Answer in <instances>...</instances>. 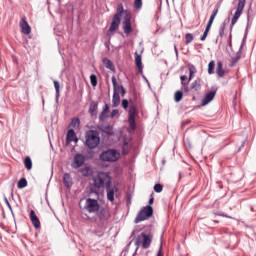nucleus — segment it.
Returning a JSON list of instances; mask_svg holds the SVG:
<instances>
[{"label": "nucleus", "mask_w": 256, "mask_h": 256, "mask_svg": "<svg viewBox=\"0 0 256 256\" xmlns=\"http://www.w3.org/2000/svg\"><path fill=\"white\" fill-rule=\"evenodd\" d=\"M96 187L101 189H107L111 185V176L107 172H98L96 176L92 178Z\"/></svg>", "instance_id": "1"}, {"label": "nucleus", "mask_w": 256, "mask_h": 256, "mask_svg": "<svg viewBox=\"0 0 256 256\" xmlns=\"http://www.w3.org/2000/svg\"><path fill=\"white\" fill-rule=\"evenodd\" d=\"M100 142L101 137H99L97 130H89L86 132V147H88V149H97Z\"/></svg>", "instance_id": "2"}, {"label": "nucleus", "mask_w": 256, "mask_h": 256, "mask_svg": "<svg viewBox=\"0 0 256 256\" xmlns=\"http://www.w3.org/2000/svg\"><path fill=\"white\" fill-rule=\"evenodd\" d=\"M120 157L121 154L116 149H108L99 155L100 161L104 163H116V161H119Z\"/></svg>", "instance_id": "3"}, {"label": "nucleus", "mask_w": 256, "mask_h": 256, "mask_svg": "<svg viewBox=\"0 0 256 256\" xmlns=\"http://www.w3.org/2000/svg\"><path fill=\"white\" fill-rule=\"evenodd\" d=\"M150 217H153V207L151 205H147L143 207L137 217L134 220V223H141V221H147Z\"/></svg>", "instance_id": "4"}, {"label": "nucleus", "mask_w": 256, "mask_h": 256, "mask_svg": "<svg viewBox=\"0 0 256 256\" xmlns=\"http://www.w3.org/2000/svg\"><path fill=\"white\" fill-rule=\"evenodd\" d=\"M131 19H133V15L129 12V10H126L123 18V22H122V27L126 35L133 33V27L131 26Z\"/></svg>", "instance_id": "5"}, {"label": "nucleus", "mask_w": 256, "mask_h": 256, "mask_svg": "<svg viewBox=\"0 0 256 256\" xmlns=\"http://www.w3.org/2000/svg\"><path fill=\"white\" fill-rule=\"evenodd\" d=\"M136 115H137V107H135V105H131L128 111V123L132 131H135L137 129V122H135Z\"/></svg>", "instance_id": "6"}, {"label": "nucleus", "mask_w": 256, "mask_h": 256, "mask_svg": "<svg viewBox=\"0 0 256 256\" xmlns=\"http://www.w3.org/2000/svg\"><path fill=\"white\" fill-rule=\"evenodd\" d=\"M100 207L101 205H99V200L93 198L86 199L85 209L88 213H95L96 211H99Z\"/></svg>", "instance_id": "7"}, {"label": "nucleus", "mask_w": 256, "mask_h": 256, "mask_svg": "<svg viewBox=\"0 0 256 256\" xmlns=\"http://www.w3.org/2000/svg\"><path fill=\"white\" fill-rule=\"evenodd\" d=\"M245 1L246 0L238 1L237 10L232 18V21H231V27H230L231 31L233 30V25H235V23H237V21H239V17H241V14L243 13V9H245Z\"/></svg>", "instance_id": "8"}, {"label": "nucleus", "mask_w": 256, "mask_h": 256, "mask_svg": "<svg viewBox=\"0 0 256 256\" xmlns=\"http://www.w3.org/2000/svg\"><path fill=\"white\" fill-rule=\"evenodd\" d=\"M96 217L99 219L100 223H104L111 219V214L109 213V208L101 206L98 211L95 212Z\"/></svg>", "instance_id": "9"}, {"label": "nucleus", "mask_w": 256, "mask_h": 256, "mask_svg": "<svg viewBox=\"0 0 256 256\" xmlns=\"http://www.w3.org/2000/svg\"><path fill=\"white\" fill-rule=\"evenodd\" d=\"M112 84L114 87L112 107H119V105L121 104V96L119 95V92H117V78H115V76H112Z\"/></svg>", "instance_id": "10"}, {"label": "nucleus", "mask_w": 256, "mask_h": 256, "mask_svg": "<svg viewBox=\"0 0 256 256\" xmlns=\"http://www.w3.org/2000/svg\"><path fill=\"white\" fill-rule=\"evenodd\" d=\"M83 165H85V156L83 154H76L71 167L73 169H79V167H83Z\"/></svg>", "instance_id": "11"}, {"label": "nucleus", "mask_w": 256, "mask_h": 256, "mask_svg": "<svg viewBox=\"0 0 256 256\" xmlns=\"http://www.w3.org/2000/svg\"><path fill=\"white\" fill-rule=\"evenodd\" d=\"M215 95H217V90L208 92L201 101V107H205L206 105H209V103H211V101L215 99Z\"/></svg>", "instance_id": "12"}, {"label": "nucleus", "mask_w": 256, "mask_h": 256, "mask_svg": "<svg viewBox=\"0 0 256 256\" xmlns=\"http://www.w3.org/2000/svg\"><path fill=\"white\" fill-rule=\"evenodd\" d=\"M30 220L35 229H39V227H41V221L39 220V217H37L35 210L30 211Z\"/></svg>", "instance_id": "13"}, {"label": "nucleus", "mask_w": 256, "mask_h": 256, "mask_svg": "<svg viewBox=\"0 0 256 256\" xmlns=\"http://www.w3.org/2000/svg\"><path fill=\"white\" fill-rule=\"evenodd\" d=\"M119 25H121V18L113 16L110 28L108 30L109 33L117 31L119 29Z\"/></svg>", "instance_id": "14"}, {"label": "nucleus", "mask_w": 256, "mask_h": 256, "mask_svg": "<svg viewBox=\"0 0 256 256\" xmlns=\"http://www.w3.org/2000/svg\"><path fill=\"white\" fill-rule=\"evenodd\" d=\"M20 27H21L22 33L24 35H29L31 33V26H29V23L27 22V19H25V18L21 19Z\"/></svg>", "instance_id": "15"}, {"label": "nucleus", "mask_w": 256, "mask_h": 256, "mask_svg": "<svg viewBox=\"0 0 256 256\" xmlns=\"http://www.w3.org/2000/svg\"><path fill=\"white\" fill-rule=\"evenodd\" d=\"M101 191V186H96L95 182L92 186H90L88 190V195H95L96 199H99V193Z\"/></svg>", "instance_id": "16"}, {"label": "nucleus", "mask_w": 256, "mask_h": 256, "mask_svg": "<svg viewBox=\"0 0 256 256\" xmlns=\"http://www.w3.org/2000/svg\"><path fill=\"white\" fill-rule=\"evenodd\" d=\"M142 238H143V242H142V247L143 249H149V247H151V236L145 234V233H142Z\"/></svg>", "instance_id": "17"}, {"label": "nucleus", "mask_w": 256, "mask_h": 256, "mask_svg": "<svg viewBox=\"0 0 256 256\" xmlns=\"http://www.w3.org/2000/svg\"><path fill=\"white\" fill-rule=\"evenodd\" d=\"M97 109H99V103L92 101L89 107V113L92 117H97Z\"/></svg>", "instance_id": "18"}, {"label": "nucleus", "mask_w": 256, "mask_h": 256, "mask_svg": "<svg viewBox=\"0 0 256 256\" xmlns=\"http://www.w3.org/2000/svg\"><path fill=\"white\" fill-rule=\"evenodd\" d=\"M98 129L102 131V133H106V135H113V126L111 125L102 124L98 127Z\"/></svg>", "instance_id": "19"}, {"label": "nucleus", "mask_w": 256, "mask_h": 256, "mask_svg": "<svg viewBox=\"0 0 256 256\" xmlns=\"http://www.w3.org/2000/svg\"><path fill=\"white\" fill-rule=\"evenodd\" d=\"M216 73L219 79L225 77V70L223 69V63L217 62Z\"/></svg>", "instance_id": "20"}, {"label": "nucleus", "mask_w": 256, "mask_h": 256, "mask_svg": "<svg viewBox=\"0 0 256 256\" xmlns=\"http://www.w3.org/2000/svg\"><path fill=\"white\" fill-rule=\"evenodd\" d=\"M106 193H107V199L108 201H115V189L111 188V186H108L106 188Z\"/></svg>", "instance_id": "21"}, {"label": "nucleus", "mask_w": 256, "mask_h": 256, "mask_svg": "<svg viewBox=\"0 0 256 256\" xmlns=\"http://www.w3.org/2000/svg\"><path fill=\"white\" fill-rule=\"evenodd\" d=\"M190 89L192 91H201V78H197L194 82H192Z\"/></svg>", "instance_id": "22"}, {"label": "nucleus", "mask_w": 256, "mask_h": 256, "mask_svg": "<svg viewBox=\"0 0 256 256\" xmlns=\"http://www.w3.org/2000/svg\"><path fill=\"white\" fill-rule=\"evenodd\" d=\"M135 64L140 73H143V62L141 61V55H138L137 52L135 53Z\"/></svg>", "instance_id": "23"}, {"label": "nucleus", "mask_w": 256, "mask_h": 256, "mask_svg": "<svg viewBox=\"0 0 256 256\" xmlns=\"http://www.w3.org/2000/svg\"><path fill=\"white\" fill-rule=\"evenodd\" d=\"M127 10H125V8L123 7V4H118V7H117V12L116 14L114 15V17H116L117 19H121V17L123 16V13L125 15V12Z\"/></svg>", "instance_id": "24"}, {"label": "nucleus", "mask_w": 256, "mask_h": 256, "mask_svg": "<svg viewBox=\"0 0 256 256\" xmlns=\"http://www.w3.org/2000/svg\"><path fill=\"white\" fill-rule=\"evenodd\" d=\"M241 49H243V45L240 47V50L236 53L235 57L231 59V67H234V65L239 63V60L241 59Z\"/></svg>", "instance_id": "25"}, {"label": "nucleus", "mask_w": 256, "mask_h": 256, "mask_svg": "<svg viewBox=\"0 0 256 256\" xmlns=\"http://www.w3.org/2000/svg\"><path fill=\"white\" fill-rule=\"evenodd\" d=\"M188 69H189L188 83H190V81H193V77L195 76V73H197V68H195L193 64H190L188 66Z\"/></svg>", "instance_id": "26"}, {"label": "nucleus", "mask_w": 256, "mask_h": 256, "mask_svg": "<svg viewBox=\"0 0 256 256\" xmlns=\"http://www.w3.org/2000/svg\"><path fill=\"white\" fill-rule=\"evenodd\" d=\"M71 181H72L71 174L65 173L63 175V182L65 184V187H67V189H71Z\"/></svg>", "instance_id": "27"}, {"label": "nucleus", "mask_w": 256, "mask_h": 256, "mask_svg": "<svg viewBox=\"0 0 256 256\" xmlns=\"http://www.w3.org/2000/svg\"><path fill=\"white\" fill-rule=\"evenodd\" d=\"M103 63L106 67V69H109L110 71H115V65L109 58H104Z\"/></svg>", "instance_id": "28"}, {"label": "nucleus", "mask_w": 256, "mask_h": 256, "mask_svg": "<svg viewBox=\"0 0 256 256\" xmlns=\"http://www.w3.org/2000/svg\"><path fill=\"white\" fill-rule=\"evenodd\" d=\"M66 141L68 143H71L73 141H77V139L75 140V130H73V129L68 130L67 136H66Z\"/></svg>", "instance_id": "29"}, {"label": "nucleus", "mask_w": 256, "mask_h": 256, "mask_svg": "<svg viewBox=\"0 0 256 256\" xmlns=\"http://www.w3.org/2000/svg\"><path fill=\"white\" fill-rule=\"evenodd\" d=\"M54 87L56 91V103H59V97H61V94H60L61 84H59V81L57 80L54 81Z\"/></svg>", "instance_id": "30"}, {"label": "nucleus", "mask_w": 256, "mask_h": 256, "mask_svg": "<svg viewBox=\"0 0 256 256\" xmlns=\"http://www.w3.org/2000/svg\"><path fill=\"white\" fill-rule=\"evenodd\" d=\"M24 165L28 171H31V169H33V161H31V157L27 156L24 159Z\"/></svg>", "instance_id": "31"}, {"label": "nucleus", "mask_w": 256, "mask_h": 256, "mask_svg": "<svg viewBox=\"0 0 256 256\" xmlns=\"http://www.w3.org/2000/svg\"><path fill=\"white\" fill-rule=\"evenodd\" d=\"M181 99H183V91L178 90V91H176L175 94H174V101H175L176 103H179V102H181Z\"/></svg>", "instance_id": "32"}, {"label": "nucleus", "mask_w": 256, "mask_h": 256, "mask_svg": "<svg viewBox=\"0 0 256 256\" xmlns=\"http://www.w3.org/2000/svg\"><path fill=\"white\" fill-rule=\"evenodd\" d=\"M80 173L82 174L83 177H89L91 175V167L86 166L80 170Z\"/></svg>", "instance_id": "33"}, {"label": "nucleus", "mask_w": 256, "mask_h": 256, "mask_svg": "<svg viewBox=\"0 0 256 256\" xmlns=\"http://www.w3.org/2000/svg\"><path fill=\"white\" fill-rule=\"evenodd\" d=\"M17 187L18 189H25V187H27V179L21 178L17 183Z\"/></svg>", "instance_id": "34"}, {"label": "nucleus", "mask_w": 256, "mask_h": 256, "mask_svg": "<svg viewBox=\"0 0 256 256\" xmlns=\"http://www.w3.org/2000/svg\"><path fill=\"white\" fill-rule=\"evenodd\" d=\"M215 73V61H210L208 64V74L213 75Z\"/></svg>", "instance_id": "35"}, {"label": "nucleus", "mask_w": 256, "mask_h": 256, "mask_svg": "<svg viewBox=\"0 0 256 256\" xmlns=\"http://www.w3.org/2000/svg\"><path fill=\"white\" fill-rule=\"evenodd\" d=\"M225 27H227V22L224 21L221 25H220V29H219V37H223V35H225Z\"/></svg>", "instance_id": "36"}, {"label": "nucleus", "mask_w": 256, "mask_h": 256, "mask_svg": "<svg viewBox=\"0 0 256 256\" xmlns=\"http://www.w3.org/2000/svg\"><path fill=\"white\" fill-rule=\"evenodd\" d=\"M79 125H81V120H79V118H72L71 127H73L75 129V128L79 127Z\"/></svg>", "instance_id": "37"}, {"label": "nucleus", "mask_w": 256, "mask_h": 256, "mask_svg": "<svg viewBox=\"0 0 256 256\" xmlns=\"http://www.w3.org/2000/svg\"><path fill=\"white\" fill-rule=\"evenodd\" d=\"M185 39H186V45H189L190 43L193 42V39H195V37L193 36V34L187 33L185 35Z\"/></svg>", "instance_id": "38"}, {"label": "nucleus", "mask_w": 256, "mask_h": 256, "mask_svg": "<svg viewBox=\"0 0 256 256\" xmlns=\"http://www.w3.org/2000/svg\"><path fill=\"white\" fill-rule=\"evenodd\" d=\"M143 7V0H134V9H141Z\"/></svg>", "instance_id": "39"}, {"label": "nucleus", "mask_w": 256, "mask_h": 256, "mask_svg": "<svg viewBox=\"0 0 256 256\" xmlns=\"http://www.w3.org/2000/svg\"><path fill=\"white\" fill-rule=\"evenodd\" d=\"M90 83H91L92 87H97V75L92 74L90 76Z\"/></svg>", "instance_id": "40"}, {"label": "nucleus", "mask_w": 256, "mask_h": 256, "mask_svg": "<svg viewBox=\"0 0 256 256\" xmlns=\"http://www.w3.org/2000/svg\"><path fill=\"white\" fill-rule=\"evenodd\" d=\"M181 89L184 93H189L191 90V86L189 87V83L182 84Z\"/></svg>", "instance_id": "41"}, {"label": "nucleus", "mask_w": 256, "mask_h": 256, "mask_svg": "<svg viewBox=\"0 0 256 256\" xmlns=\"http://www.w3.org/2000/svg\"><path fill=\"white\" fill-rule=\"evenodd\" d=\"M107 117H109L108 115H107V112H101L100 113V115H99V121L100 122H103V121H105V119H107Z\"/></svg>", "instance_id": "42"}, {"label": "nucleus", "mask_w": 256, "mask_h": 256, "mask_svg": "<svg viewBox=\"0 0 256 256\" xmlns=\"http://www.w3.org/2000/svg\"><path fill=\"white\" fill-rule=\"evenodd\" d=\"M154 191H155L156 193H161V191H163V185H161V184H155V185H154Z\"/></svg>", "instance_id": "43"}, {"label": "nucleus", "mask_w": 256, "mask_h": 256, "mask_svg": "<svg viewBox=\"0 0 256 256\" xmlns=\"http://www.w3.org/2000/svg\"><path fill=\"white\" fill-rule=\"evenodd\" d=\"M122 107H123V109H129V100L128 99L122 100Z\"/></svg>", "instance_id": "44"}, {"label": "nucleus", "mask_w": 256, "mask_h": 256, "mask_svg": "<svg viewBox=\"0 0 256 256\" xmlns=\"http://www.w3.org/2000/svg\"><path fill=\"white\" fill-rule=\"evenodd\" d=\"M118 89H120L122 97H125V93H126L125 87H123V85H120V86H119V85L117 84V90H118Z\"/></svg>", "instance_id": "45"}, {"label": "nucleus", "mask_w": 256, "mask_h": 256, "mask_svg": "<svg viewBox=\"0 0 256 256\" xmlns=\"http://www.w3.org/2000/svg\"><path fill=\"white\" fill-rule=\"evenodd\" d=\"M117 115H119V110L114 109V110H112L110 117H111V119H113L114 117H117Z\"/></svg>", "instance_id": "46"}, {"label": "nucleus", "mask_w": 256, "mask_h": 256, "mask_svg": "<svg viewBox=\"0 0 256 256\" xmlns=\"http://www.w3.org/2000/svg\"><path fill=\"white\" fill-rule=\"evenodd\" d=\"M135 245H136V251H137V249H139V246L141 245V237L140 236H138L137 238H136V241H135Z\"/></svg>", "instance_id": "47"}, {"label": "nucleus", "mask_w": 256, "mask_h": 256, "mask_svg": "<svg viewBox=\"0 0 256 256\" xmlns=\"http://www.w3.org/2000/svg\"><path fill=\"white\" fill-rule=\"evenodd\" d=\"M217 13H219V6H216L213 10L212 17H217Z\"/></svg>", "instance_id": "48"}, {"label": "nucleus", "mask_w": 256, "mask_h": 256, "mask_svg": "<svg viewBox=\"0 0 256 256\" xmlns=\"http://www.w3.org/2000/svg\"><path fill=\"white\" fill-rule=\"evenodd\" d=\"M217 215H218L219 217H226V219H232L231 216H229V215H227V214H225V213L219 212V213H217Z\"/></svg>", "instance_id": "49"}, {"label": "nucleus", "mask_w": 256, "mask_h": 256, "mask_svg": "<svg viewBox=\"0 0 256 256\" xmlns=\"http://www.w3.org/2000/svg\"><path fill=\"white\" fill-rule=\"evenodd\" d=\"M186 80H187V76H185V75L180 76L181 85H185Z\"/></svg>", "instance_id": "50"}, {"label": "nucleus", "mask_w": 256, "mask_h": 256, "mask_svg": "<svg viewBox=\"0 0 256 256\" xmlns=\"http://www.w3.org/2000/svg\"><path fill=\"white\" fill-rule=\"evenodd\" d=\"M207 35H209V32L204 31L203 35L200 38V41H205V39H207Z\"/></svg>", "instance_id": "51"}, {"label": "nucleus", "mask_w": 256, "mask_h": 256, "mask_svg": "<svg viewBox=\"0 0 256 256\" xmlns=\"http://www.w3.org/2000/svg\"><path fill=\"white\" fill-rule=\"evenodd\" d=\"M102 112L109 113V104L104 105Z\"/></svg>", "instance_id": "52"}, {"label": "nucleus", "mask_w": 256, "mask_h": 256, "mask_svg": "<svg viewBox=\"0 0 256 256\" xmlns=\"http://www.w3.org/2000/svg\"><path fill=\"white\" fill-rule=\"evenodd\" d=\"M162 251H163V245H160L159 250H158V252H157V255H156V256H163Z\"/></svg>", "instance_id": "53"}, {"label": "nucleus", "mask_w": 256, "mask_h": 256, "mask_svg": "<svg viewBox=\"0 0 256 256\" xmlns=\"http://www.w3.org/2000/svg\"><path fill=\"white\" fill-rule=\"evenodd\" d=\"M214 21H215V16H210V19L208 21V25H213Z\"/></svg>", "instance_id": "54"}, {"label": "nucleus", "mask_w": 256, "mask_h": 256, "mask_svg": "<svg viewBox=\"0 0 256 256\" xmlns=\"http://www.w3.org/2000/svg\"><path fill=\"white\" fill-rule=\"evenodd\" d=\"M211 26H212V24L207 23L206 28H205L206 33H209V31H211Z\"/></svg>", "instance_id": "55"}, {"label": "nucleus", "mask_w": 256, "mask_h": 256, "mask_svg": "<svg viewBox=\"0 0 256 256\" xmlns=\"http://www.w3.org/2000/svg\"><path fill=\"white\" fill-rule=\"evenodd\" d=\"M126 203L127 205H131V195L126 196Z\"/></svg>", "instance_id": "56"}, {"label": "nucleus", "mask_w": 256, "mask_h": 256, "mask_svg": "<svg viewBox=\"0 0 256 256\" xmlns=\"http://www.w3.org/2000/svg\"><path fill=\"white\" fill-rule=\"evenodd\" d=\"M7 206L9 207L10 211H12V215H13V208H11V204L9 203V200H7V198L5 199Z\"/></svg>", "instance_id": "57"}, {"label": "nucleus", "mask_w": 256, "mask_h": 256, "mask_svg": "<svg viewBox=\"0 0 256 256\" xmlns=\"http://www.w3.org/2000/svg\"><path fill=\"white\" fill-rule=\"evenodd\" d=\"M153 203H155V198L151 196V198L149 199V205H153Z\"/></svg>", "instance_id": "58"}, {"label": "nucleus", "mask_w": 256, "mask_h": 256, "mask_svg": "<svg viewBox=\"0 0 256 256\" xmlns=\"http://www.w3.org/2000/svg\"><path fill=\"white\" fill-rule=\"evenodd\" d=\"M243 147H245V141H242L241 146L238 148V152L241 151V149H243Z\"/></svg>", "instance_id": "59"}, {"label": "nucleus", "mask_w": 256, "mask_h": 256, "mask_svg": "<svg viewBox=\"0 0 256 256\" xmlns=\"http://www.w3.org/2000/svg\"><path fill=\"white\" fill-rule=\"evenodd\" d=\"M174 50H175L176 55H179V51L177 50V46H174Z\"/></svg>", "instance_id": "60"}, {"label": "nucleus", "mask_w": 256, "mask_h": 256, "mask_svg": "<svg viewBox=\"0 0 256 256\" xmlns=\"http://www.w3.org/2000/svg\"><path fill=\"white\" fill-rule=\"evenodd\" d=\"M42 103L45 105V98L42 96Z\"/></svg>", "instance_id": "61"}, {"label": "nucleus", "mask_w": 256, "mask_h": 256, "mask_svg": "<svg viewBox=\"0 0 256 256\" xmlns=\"http://www.w3.org/2000/svg\"><path fill=\"white\" fill-rule=\"evenodd\" d=\"M214 223H219V221H217V220H214Z\"/></svg>", "instance_id": "62"}, {"label": "nucleus", "mask_w": 256, "mask_h": 256, "mask_svg": "<svg viewBox=\"0 0 256 256\" xmlns=\"http://www.w3.org/2000/svg\"><path fill=\"white\" fill-rule=\"evenodd\" d=\"M245 37H246V36H244L243 41H245Z\"/></svg>", "instance_id": "63"}]
</instances>
